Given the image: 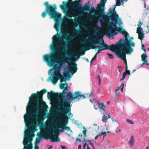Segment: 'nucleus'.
Returning <instances> with one entry per match:
<instances>
[{
	"label": "nucleus",
	"instance_id": "nucleus-1",
	"mask_svg": "<svg viewBox=\"0 0 149 149\" xmlns=\"http://www.w3.org/2000/svg\"><path fill=\"white\" fill-rule=\"evenodd\" d=\"M47 91L45 89L42 90L37 93H33L29 97V101L26 107V113L24 116V121L26 125H34L35 122H37L39 126L41 124L45 118L43 116L38 117L36 109L46 110L48 108L46 103L42 100L43 95Z\"/></svg>",
	"mask_w": 149,
	"mask_h": 149
},
{
	"label": "nucleus",
	"instance_id": "nucleus-2",
	"mask_svg": "<svg viewBox=\"0 0 149 149\" xmlns=\"http://www.w3.org/2000/svg\"><path fill=\"white\" fill-rule=\"evenodd\" d=\"M62 36H61L60 34L57 33L54 35L52 38L53 44L51 45V49L54 51L56 54H46L43 55L44 60L50 66H53L59 60L57 58L60 55V53L62 51H65V45H64L65 39L67 41H69L72 38L70 36H68L67 33L61 29V30Z\"/></svg>",
	"mask_w": 149,
	"mask_h": 149
},
{
	"label": "nucleus",
	"instance_id": "nucleus-3",
	"mask_svg": "<svg viewBox=\"0 0 149 149\" xmlns=\"http://www.w3.org/2000/svg\"><path fill=\"white\" fill-rule=\"evenodd\" d=\"M45 7V11L42 13L41 16L43 18H45L48 14L51 19L53 18L55 21L54 27L56 30L58 32L59 30L60 23L61 18V14L56 11V6L54 4L53 5L49 4L48 1L44 3Z\"/></svg>",
	"mask_w": 149,
	"mask_h": 149
},
{
	"label": "nucleus",
	"instance_id": "nucleus-4",
	"mask_svg": "<svg viewBox=\"0 0 149 149\" xmlns=\"http://www.w3.org/2000/svg\"><path fill=\"white\" fill-rule=\"evenodd\" d=\"M65 94L63 93H58L57 98L60 99V101L58 104V108L62 107V106L70 105L72 100H76V101H78L81 99L86 98L85 95L81 94L79 91L74 92L73 95H72L70 91L67 94L66 98H65Z\"/></svg>",
	"mask_w": 149,
	"mask_h": 149
},
{
	"label": "nucleus",
	"instance_id": "nucleus-5",
	"mask_svg": "<svg viewBox=\"0 0 149 149\" xmlns=\"http://www.w3.org/2000/svg\"><path fill=\"white\" fill-rule=\"evenodd\" d=\"M119 17H105L102 18V19L100 20V22L103 26V24H109L111 27H110L109 29L107 31L106 34L107 36L110 38L112 36H115L118 33L116 31L118 32H121L123 30V29L120 27L116 26L118 24L117 19L119 18Z\"/></svg>",
	"mask_w": 149,
	"mask_h": 149
},
{
	"label": "nucleus",
	"instance_id": "nucleus-6",
	"mask_svg": "<svg viewBox=\"0 0 149 149\" xmlns=\"http://www.w3.org/2000/svg\"><path fill=\"white\" fill-rule=\"evenodd\" d=\"M122 34L124 35L125 38L124 42L122 43V39H120L118 41L116 44H112V46H113L114 50L126 51H133V49L131 46L134 47L135 46V43L134 42H132L131 40H129L127 36H129V34L125 29H123L122 31L120 32Z\"/></svg>",
	"mask_w": 149,
	"mask_h": 149
},
{
	"label": "nucleus",
	"instance_id": "nucleus-7",
	"mask_svg": "<svg viewBox=\"0 0 149 149\" xmlns=\"http://www.w3.org/2000/svg\"><path fill=\"white\" fill-rule=\"evenodd\" d=\"M98 38V37L97 36H94L92 38L94 42H92L90 39L88 40L86 42V44L88 43L90 45V46L86 47L87 50H89L90 49H94L98 48V51L95 54L96 55L98 54L101 51L104 49H109L113 52H114L115 50L113 46H112V44L108 46L107 44L104 42V41L102 39V41L103 43H101L98 42L99 40Z\"/></svg>",
	"mask_w": 149,
	"mask_h": 149
},
{
	"label": "nucleus",
	"instance_id": "nucleus-8",
	"mask_svg": "<svg viewBox=\"0 0 149 149\" xmlns=\"http://www.w3.org/2000/svg\"><path fill=\"white\" fill-rule=\"evenodd\" d=\"M66 120H65V124L59 123L56 124V127L54 128L53 127H50V130H54L53 132L51 131H49L47 132L49 136V139H51V141L55 142L60 141V138L58 137L59 134L57 132V131L59 132H63L64 129L70 130V127L66 126L67 125L66 124Z\"/></svg>",
	"mask_w": 149,
	"mask_h": 149
},
{
	"label": "nucleus",
	"instance_id": "nucleus-9",
	"mask_svg": "<svg viewBox=\"0 0 149 149\" xmlns=\"http://www.w3.org/2000/svg\"><path fill=\"white\" fill-rule=\"evenodd\" d=\"M69 2L68 5L75 9L81 12H88L90 10V2L89 0L87 3L84 4L82 7V4L80 3V0H75L73 1L72 0H68Z\"/></svg>",
	"mask_w": 149,
	"mask_h": 149
},
{
	"label": "nucleus",
	"instance_id": "nucleus-10",
	"mask_svg": "<svg viewBox=\"0 0 149 149\" xmlns=\"http://www.w3.org/2000/svg\"><path fill=\"white\" fill-rule=\"evenodd\" d=\"M31 129L30 128L28 129L25 133V138L24 139L23 143L24 146L23 149H32V144L31 142L33 140L32 138L34 136L32 132V135L30 136L29 133L31 132Z\"/></svg>",
	"mask_w": 149,
	"mask_h": 149
},
{
	"label": "nucleus",
	"instance_id": "nucleus-11",
	"mask_svg": "<svg viewBox=\"0 0 149 149\" xmlns=\"http://www.w3.org/2000/svg\"><path fill=\"white\" fill-rule=\"evenodd\" d=\"M71 109L70 104L68 105H66L65 106H62L60 108H58V111L59 114L65 120H66V124L68 123V117L66 115L68 113H69V116L72 114L71 112Z\"/></svg>",
	"mask_w": 149,
	"mask_h": 149
},
{
	"label": "nucleus",
	"instance_id": "nucleus-12",
	"mask_svg": "<svg viewBox=\"0 0 149 149\" xmlns=\"http://www.w3.org/2000/svg\"><path fill=\"white\" fill-rule=\"evenodd\" d=\"M90 12L92 14L95 13L91 16V17L94 20L99 21V17H100L102 19V17L104 16V13L102 11V10H101L100 7L98 8L97 4L96 9L94 7L91 8Z\"/></svg>",
	"mask_w": 149,
	"mask_h": 149
},
{
	"label": "nucleus",
	"instance_id": "nucleus-13",
	"mask_svg": "<svg viewBox=\"0 0 149 149\" xmlns=\"http://www.w3.org/2000/svg\"><path fill=\"white\" fill-rule=\"evenodd\" d=\"M63 62L62 61H60L59 66L57 68H55L54 72V75L59 76L62 78H64L65 80H67V77H69L70 76V74L67 71L64 72L63 73V75L61 74V71L62 69L63 65Z\"/></svg>",
	"mask_w": 149,
	"mask_h": 149
},
{
	"label": "nucleus",
	"instance_id": "nucleus-14",
	"mask_svg": "<svg viewBox=\"0 0 149 149\" xmlns=\"http://www.w3.org/2000/svg\"><path fill=\"white\" fill-rule=\"evenodd\" d=\"M133 51H126L124 50H115L114 53L118 56V58H120L123 60L125 65H127L126 59V54L130 55Z\"/></svg>",
	"mask_w": 149,
	"mask_h": 149
},
{
	"label": "nucleus",
	"instance_id": "nucleus-15",
	"mask_svg": "<svg viewBox=\"0 0 149 149\" xmlns=\"http://www.w3.org/2000/svg\"><path fill=\"white\" fill-rule=\"evenodd\" d=\"M116 6L113 8H110L108 12L107 13V15H106L104 13V16L102 17V18L105 17H112V18L115 17H119L118 14L117 13L116 11L115 10Z\"/></svg>",
	"mask_w": 149,
	"mask_h": 149
},
{
	"label": "nucleus",
	"instance_id": "nucleus-16",
	"mask_svg": "<svg viewBox=\"0 0 149 149\" xmlns=\"http://www.w3.org/2000/svg\"><path fill=\"white\" fill-rule=\"evenodd\" d=\"M76 15V12L75 10H71L67 12L66 13V17L68 18H66L65 19V23H67V21H73L74 19H70L68 18H72V17L75 16Z\"/></svg>",
	"mask_w": 149,
	"mask_h": 149
},
{
	"label": "nucleus",
	"instance_id": "nucleus-17",
	"mask_svg": "<svg viewBox=\"0 0 149 149\" xmlns=\"http://www.w3.org/2000/svg\"><path fill=\"white\" fill-rule=\"evenodd\" d=\"M60 79V82H62L65 81V79L57 75H53L52 78H50L52 83L54 85H55L58 82L59 79Z\"/></svg>",
	"mask_w": 149,
	"mask_h": 149
},
{
	"label": "nucleus",
	"instance_id": "nucleus-18",
	"mask_svg": "<svg viewBox=\"0 0 149 149\" xmlns=\"http://www.w3.org/2000/svg\"><path fill=\"white\" fill-rule=\"evenodd\" d=\"M77 64L75 63L74 65L71 64L68 65V69L72 74H74L77 71Z\"/></svg>",
	"mask_w": 149,
	"mask_h": 149
},
{
	"label": "nucleus",
	"instance_id": "nucleus-19",
	"mask_svg": "<svg viewBox=\"0 0 149 149\" xmlns=\"http://www.w3.org/2000/svg\"><path fill=\"white\" fill-rule=\"evenodd\" d=\"M107 1V0H101L100 2V3L97 4L98 8L100 7L101 10H102V11L104 13L105 11V3Z\"/></svg>",
	"mask_w": 149,
	"mask_h": 149
},
{
	"label": "nucleus",
	"instance_id": "nucleus-20",
	"mask_svg": "<svg viewBox=\"0 0 149 149\" xmlns=\"http://www.w3.org/2000/svg\"><path fill=\"white\" fill-rule=\"evenodd\" d=\"M57 95L58 93H56L52 90L50 92H48L47 96L48 98L49 99H50L54 97L57 98Z\"/></svg>",
	"mask_w": 149,
	"mask_h": 149
},
{
	"label": "nucleus",
	"instance_id": "nucleus-21",
	"mask_svg": "<svg viewBox=\"0 0 149 149\" xmlns=\"http://www.w3.org/2000/svg\"><path fill=\"white\" fill-rule=\"evenodd\" d=\"M97 104H98V107L100 110L102 109L104 111L106 108V106L104 105V104L102 103H100L98 101Z\"/></svg>",
	"mask_w": 149,
	"mask_h": 149
},
{
	"label": "nucleus",
	"instance_id": "nucleus-22",
	"mask_svg": "<svg viewBox=\"0 0 149 149\" xmlns=\"http://www.w3.org/2000/svg\"><path fill=\"white\" fill-rule=\"evenodd\" d=\"M103 114L102 120L103 122L106 123L107 122V120L111 118V115L110 113L109 114L108 116L107 117V116H106L105 113H103Z\"/></svg>",
	"mask_w": 149,
	"mask_h": 149
},
{
	"label": "nucleus",
	"instance_id": "nucleus-23",
	"mask_svg": "<svg viewBox=\"0 0 149 149\" xmlns=\"http://www.w3.org/2000/svg\"><path fill=\"white\" fill-rule=\"evenodd\" d=\"M124 84L123 83H122L121 85L116 90H115V93L116 95H117V92L119 90L120 88V90L122 92H123V88H124Z\"/></svg>",
	"mask_w": 149,
	"mask_h": 149
},
{
	"label": "nucleus",
	"instance_id": "nucleus-24",
	"mask_svg": "<svg viewBox=\"0 0 149 149\" xmlns=\"http://www.w3.org/2000/svg\"><path fill=\"white\" fill-rule=\"evenodd\" d=\"M141 60L143 62V63H146L147 61H146L147 56L146 55V53L143 54H142L141 56Z\"/></svg>",
	"mask_w": 149,
	"mask_h": 149
},
{
	"label": "nucleus",
	"instance_id": "nucleus-25",
	"mask_svg": "<svg viewBox=\"0 0 149 149\" xmlns=\"http://www.w3.org/2000/svg\"><path fill=\"white\" fill-rule=\"evenodd\" d=\"M134 138L133 136H132L131 137L130 140L129 142V144L131 146L133 145L134 142Z\"/></svg>",
	"mask_w": 149,
	"mask_h": 149
},
{
	"label": "nucleus",
	"instance_id": "nucleus-26",
	"mask_svg": "<svg viewBox=\"0 0 149 149\" xmlns=\"http://www.w3.org/2000/svg\"><path fill=\"white\" fill-rule=\"evenodd\" d=\"M38 137L40 138H36V140L35 141V143L36 144H38L40 142V139L42 137V134H41L39 133V135H38Z\"/></svg>",
	"mask_w": 149,
	"mask_h": 149
},
{
	"label": "nucleus",
	"instance_id": "nucleus-27",
	"mask_svg": "<svg viewBox=\"0 0 149 149\" xmlns=\"http://www.w3.org/2000/svg\"><path fill=\"white\" fill-rule=\"evenodd\" d=\"M67 6L64 1L63 2V4H60V7L62 10H64L66 7Z\"/></svg>",
	"mask_w": 149,
	"mask_h": 149
},
{
	"label": "nucleus",
	"instance_id": "nucleus-28",
	"mask_svg": "<svg viewBox=\"0 0 149 149\" xmlns=\"http://www.w3.org/2000/svg\"><path fill=\"white\" fill-rule=\"evenodd\" d=\"M139 36V39H140L141 41L142 40L143 38H144V33L143 32L142 33H138Z\"/></svg>",
	"mask_w": 149,
	"mask_h": 149
},
{
	"label": "nucleus",
	"instance_id": "nucleus-29",
	"mask_svg": "<svg viewBox=\"0 0 149 149\" xmlns=\"http://www.w3.org/2000/svg\"><path fill=\"white\" fill-rule=\"evenodd\" d=\"M125 1V0H122L121 2L120 1H116V4L115 6H120L121 3H123V1Z\"/></svg>",
	"mask_w": 149,
	"mask_h": 149
},
{
	"label": "nucleus",
	"instance_id": "nucleus-30",
	"mask_svg": "<svg viewBox=\"0 0 149 149\" xmlns=\"http://www.w3.org/2000/svg\"><path fill=\"white\" fill-rule=\"evenodd\" d=\"M85 52H82L81 54H80L78 53V52H76V55L77 56V58L78 59H79L80 58V56L81 55H83L85 54Z\"/></svg>",
	"mask_w": 149,
	"mask_h": 149
},
{
	"label": "nucleus",
	"instance_id": "nucleus-31",
	"mask_svg": "<svg viewBox=\"0 0 149 149\" xmlns=\"http://www.w3.org/2000/svg\"><path fill=\"white\" fill-rule=\"evenodd\" d=\"M142 30V29L141 27H137L136 29L137 33L138 34L142 33L141 31Z\"/></svg>",
	"mask_w": 149,
	"mask_h": 149
},
{
	"label": "nucleus",
	"instance_id": "nucleus-32",
	"mask_svg": "<svg viewBox=\"0 0 149 149\" xmlns=\"http://www.w3.org/2000/svg\"><path fill=\"white\" fill-rule=\"evenodd\" d=\"M82 144L84 145L83 149H85V147L87 144L85 138H84V140L83 141Z\"/></svg>",
	"mask_w": 149,
	"mask_h": 149
},
{
	"label": "nucleus",
	"instance_id": "nucleus-33",
	"mask_svg": "<svg viewBox=\"0 0 149 149\" xmlns=\"http://www.w3.org/2000/svg\"><path fill=\"white\" fill-rule=\"evenodd\" d=\"M61 84L60 85V88L61 89H63L65 87H64L65 84L64 83H62V82H61Z\"/></svg>",
	"mask_w": 149,
	"mask_h": 149
},
{
	"label": "nucleus",
	"instance_id": "nucleus-34",
	"mask_svg": "<svg viewBox=\"0 0 149 149\" xmlns=\"http://www.w3.org/2000/svg\"><path fill=\"white\" fill-rule=\"evenodd\" d=\"M66 85V86L64 88H63L64 90L62 92L63 93L65 94H66L67 93L66 91L68 90V87H67L68 86V84H67Z\"/></svg>",
	"mask_w": 149,
	"mask_h": 149
},
{
	"label": "nucleus",
	"instance_id": "nucleus-35",
	"mask_svg": "<svg viewBox=\"0 0 149 149\" xmlns=\"http://www.w3.org/2000/svg\"><path fill=\"white\" fill-rule=\"evenodd\" d=\"M84 130L82 131L84 135V138H85L86 134V129L84 127H83Z\"/></svg>",
	"mask_w": 149,
	"mask_h": 149
},
{
	"label": "nucleus",
	"instance_id": "nucleus-36",
	"mask_svg": "<svg viewBox=\"0 0 149 149\" xmlns=\"http://www.w3.org/2000/svg\"><path fill=\"white\" fill-rule=\"evenodd\" d=\"M107 133L106 132H103V131H102L100 133L97 135L98 136H101L102 135H104Z\"/></svg>",
	"mask_w": 149,
	"mask_h": 149
},
{
	"label": "nucleus",
	"instance_id": "nucleus-37",
	"mask_svg": "<svg viewBox=\"0 0 149 149\" xmlns=\"http://www.w3.org/2000/svg\"><path fill=\"white\" fill-rule=\"evenodd\" d=\"M107 54L110 58H113V56L112 54L108 53H107Z\"/></svg>",
	"mask_w": 149,
	"mask_h": 149
},
{
	"label": "nucleus",
	"instance_id": "nucleus-38",
	"mask_svg": "<svg viewBox=\"0 0 149 149\" xmlns=\"http://www.w3.org/2000/svg\"><path fill=\"white\" fill-rule=\"evenodd\" d=\"M126 121L127 122H128V123H130V124H134V123H133V122L131 120H128V119H127L126 120Z\"/></svg>",
	"mask_w": 149,
	"mask_h": 149
},
{
	"label": "nucleus",
	"instance_id": "nucleus-39",
	"mask_svg": "<svg viewBox=\"0 0 149 149\" xmlns=\"http://www.w3.org/2000/svg\"><path fill=\"white\" fill-rule=\"evenodd\" d=\"M85 95L87 97H90L91 96V93L90 94L86 93Z\"/></svg>",
	"mask_w": 149,
	"mask_h": 149
},
{
	"label": "nucleus",
	"instance_id": "nucleus-40",
	"mask_svg": "<svg viewBox=\"0 0 149 149\" xmlns=\"http://www.w3.org/2000/svg\"><path fill=\"white\" fill-rule=\"evenodd\" d=\"M127 74V72H124L123 74V77L125 78L126 74Z\"/></svg>",
	"mask_w": 149,
	"mask_h": 149
},
{
	"label": "nucleus",
	"instance_id": "nucleus-41",
	"mask_svg": "<svg viewBox=\"0 0 149 149\" xmlns=\"http://www.w3.org/2000/svg\"><path fill=\"white\" fill-rule=\"evenodd\" d=\"M97 56V55H96V54H95V56L93 57L92 58V61L95 60Z\"/></svg>",
	"mask_w": 149,
	"mask_h": 149
},
{
	"label": "nucleus",
	"instance_id": "nucleus-42",
	"mask_svg": "<svg viewBox=\"0 0 149 149\" xmlns=\"http://www.w3.org/2000/svg\"><path fill=\"white\" fill-rule=\"evenodd\" d=\"M142 23V22H139V24H138V27H141V24Z\"/></svg>",
	"mask_w": 149,
	"mask_h": 149
},
{
	"label": "nucleus",
	"instance_id": "nucleus-43",
	"mask_svg": "<svg viewBox=\"0 0 149 149\" xmlns=\"http://www.w3.org/2000/svg\"><path fill=\"white\" fill-rule=\"evenodd\" d=\"M125 72H127V74L128 75L130 74V71L129 70H127Z\"/></svg>",
	"mask_w": 149,
	"mask_h": 149
},
{
	"label": "nucleus",
	"instance_id": "nucleus-44",
	"mask_svg": "<svg viewBox=\"0 0 149 149\" xmlns=\"http://www.w3.org/2000/svg\"><path fill=\"white\" fill-rule=\"evenodd\" d=\"M143 64H146L149 66V63H148L147 61L146 62V63H143L141 65V66H142V65Z\"/></svg>",
	"mask_w": 149,
	"mask_h": 149
},
{
	"label": "nucleus",
	"instance_id": "nucleus-45",
	"mask_svg": "<svg viewBox=\"0 0 149 149\" xmlns=\"http://www.w3.org/2000/svg\"><path fill=\"white\" fill-rule=\"evenodd\" d=\"M76 140L77 141L78 140V141H79V142H81V139H79V138H77L76 139Z\"/></svg>",
	"mask_w": 149,
	"mask_h": 149
},
{
	"label": "nucleus",
	"instance_id": "nucleus-46",
	"mask_svg": "<svg viewBox=\"0 0 149 149\" xmlns=\"http://www.w3.org/2000/svg\"><path fill=\"white\" fill-rule=\"evenodd\" d=\"M147 27L148 28V31H146V33H148L149 32V26H148V25L147 26Z\"/></svg>",
	"mask_w": 149,
	"mask_h": 149
},
{
	"label": "nucleus",
	"instance_id": "nucleus-47",
	"mask_svg": "<svg viewBox=\"0 0 149 149\" xmlns=\"http://www.w3.org/2000/svg\"><path fill=\"white\" fill-rule=\"evenodd\" d=\"M78 149H81V145H79L78 146Z\"/></svg>",
	"mask_w": 149,
	"mask_h": 149
},
{
	"label": "nucleus",
	"instance_id": "nucleus-48",
	"mask_svg": "<svg viewBox=\"0 0 149 149\" xmlns=\"http://www.w3.org/2000/svg\"><path fill=\"white\" fill-rule=\"evenodd\" d=\"M89 144L91 146H92L93 145H94L93 143L92 142H90Z\"/></svg>",
	"mask_w": 149,
	"mask_h": 149
},
{
	"label": "nucleus",
	"instance_id": "nucleus-49",
	"mask_svg": "<svg viewBox=\"0 0 149 149\" xmlns=\"http://www.w3.org/2000/svg\"><path fill=\"white\" fill-rule=\"evenodd\" d=\"M126 65V66H125V70H126V71L127 70V68H128V66H127V65Z\"/></svg>",
	"mask_w": 149,
	"mask_h": 149
},
{
	"label": "nucleus",
	"instance_id": "nucleus-50",
	"mask_svg": "<svg viewBox=\"0 0 149 149\" xmlns=\"http://www.w3.org/2000/svg\"><path fill=\"white\" fill-rule=\"evenodd\" d=\"M94 27H95V28H97V27H98V24H97H97H95V26Z\"/></svg>",
	"mask_w": 149,
	"mask_h": 149
},
{
	"label": "nucleus",
	"instance_id": "nucleus-51",
	"mask_svg": "<svg viewBox=\"0 0 149 149\" xmlns=\"http://www.w3.org/2000/svg\"><path fill=\"white\" fill-rule=\"evenodd\" d=\"M74 32L76 33H78L79 32V31L77 29L76 30H75Z\"/></svg>",
	"mask_w": 149,
	"mask_h": 149
},
{
	"label": "nucleus",
	"instance_id": "nucleus-52",
	"mask_svg": "<svg viewBox=\"0 0 149 149\" xmlns=\"http://www.w3.org/2000/svg\"><path fill=\"white\" fill-rule=\"evenodd\" d=\"M145 47V45L143 44H141L142 49L144 47Z\"/></svg>",
	"mask_w": 149,
	"mask_h": 149
},
{
	"label": "nucleus",
	"instance_id": "nucleus-53",
	"mask_svg": "<svg viewBox=\"0 0 149 149\" xmlns=\"http://www.w3.org/2000/svg\"><path fill=\"white\" fill-rule=\"evenodd\" d=\"M79 136H80V137H82V134L81 133H80L79 134V135H78Z\"/></svg>",
	"mask_w": 149,
	"mask_h": 149
},
{
	"label": "nucleus",
	"instance_id": "nucleus-54",
	"mask_svg": "<svg viewBox=\"0 0 149 149\" xmlns=\"http://www.w3.org/2000/svg\"><path fill=\"white\" fill-rule=\"evenodd\" d=\"M125 79V78L123 77L120 79V81H121L123 80H124Z\"/></svg>",
	"mask_w": 149,
	"mask_h": 149
},
{
	"label": "nucleus",
	"instance_id": "nucleus-55",
	"mask_svg": "<svg viewBox=\"0 0 149 149\" xmlns=\"http://www.w3.org/2000/svg\"><path fill=\"white\" fill-rule=\"evenodd\" d=\"M96 105H94V108L95 109L97 110V107H96Z\"/></svg>",
	"mask_w": 149,
	"mask_h": 149
},
{
	"label": "nucleus",
	"instance_id": "nucleus-56",
	"mask_svg": "<svg viewBox=\"0 0 149 149\" xmlns=\"http://www.w3.org/2000/svg\"><path fill=\"white\" fill-rule=\"evenodd\" d=\"M35 149H39V148L38 146H37L36 147Z\"/></svg>",
	"mask_w": 149,
	"mask_h": 149
},
{
	"label": "nucleus",
	"instance_id": "nucleus-57",
	"mask_svg": "<svg viewBox=\"0 0 149 149\" xmlns=\"http://www.w3.org/2000/svg\"><path fill=\"white\" fill-rule=\"evenodd\" d=\"M98 80H99V83L100 84V77L98 76Z\"/></svg>",
	"mask_w": 149,
	"mask_h": 149
},
{
	"label": "nucleus",
	"instance_id": "nucleus-58",
	"mask_svg": "<svg viewBox=\"0 0 149 149\" xmlns=\"http://www.w3.org/2000/svg\"><path fill=\"white\" fill-rule=\"evenodd\" d=\"M91 146L92 147L93 149H95V147L94 145H93V146Z\"/></svg>",
	"mask_w": 149,
	"mask_h": 149
},
{
	"label": "nucleus",
	"instance_id": "nucleus-59",
	"mask_svg": "<svg viewBox=\"0 0 149 149\" xmlns=\"http://www.w3.org/2000/svg\"><path fill=\"white\" fill-rule=\"evenodd\" d=\"M98 137V136H97V135H96V136H95V139H97V138Z\"/></svg>",
	"mask_w": 149,
	"mask_h": 149
},
{
	"label": "nucleus",
	"instance_id": "nucleus-60",
	"mask_svg": "<svg viewBox=\"0 0 149 149\" xmlns=\"http://www.w3.org/2000/svg\"><path fill=\"white\" fill-rule=\"evenodd\" d=\"M142 49L143 50V51H144V52H146V49H144V48H143V49Z\"/></svg>",
	"mask_w": 149,
	"mask_h": 149
},
{
	"label": "nucleus",
	"instance_id": "nucleus-61",
	"mask_svg": "<svg viewBox=\"0 0 149 149\" xmlns=\"http://www.w3.org/2000/svg\"><path fill=\"white\" fill-rule=\"evenodd\" d=\"M122 24V22L121 21H120V22L118 24L119 25H120L121 24Z\"/></svg>",
	"mask_w": 149,
	"mask_h": 149
},
{
	"label": "nucleus",
	"instance_id": "nucleus-62",
	"mask_svg": "<svg viewBox=\"0 0 149 149\" xmlns=\"http://www.w3.org/2000/svg\"><path fill=\"white\" fill-rule=\"evenodd\" d=\"M146 2H145L144 3V7L145 8H146Z\"/></svg>",
	"mask_w": 149,
	"mask_h": 149
},
{
	"label": "nucleus",
	"instance_id": "nucleus-63",
	"mask_svg": "<svg viewBox=\"0 0 149 149\" xmlns=\"http://www.w3.org/2000/svg\"><path fill=\"white\" fill-rule=\"evenodd\" d=\"M87 149H91V148L89 147V146H87Z\"/></svg>",
	"mask_w": 149,
	"mask_h": 149
},
{
	"label": "nucleus",
	"instance_id": "nucleus-64",
	"mask_svg": "<svg viewBox=\"0 0 149 149\" xmlns=\"http://www.w3.org/2000/svg\"><path fill=\"white\" fill-rule=\"evenodd\" d=\"M121 131V130L120 129H119L118 130V132H120Z\"/></svg>",
	"mask_w": 149,
	"mask_h": 149
}]
</instances>
